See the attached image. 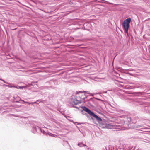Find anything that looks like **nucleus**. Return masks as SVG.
I'll list each match as a JSON object with an SVG mask.
<instances>
[{"mask_svg":"<svg viewBox=\"0 0 150 150\" xmlns=\"http://www.w3.org/2000/svg\"><path fill=\"white\" fill-rule=\"evenodd\" d=\"M107 91H105V92H103V93H107Z\"/></svg>","mask_w":150,"mask_h":150,"instance_id":"b1692460","label":"nucleus"},{"mask_svg":"<svg viewBox=\"0 0 150 150\" xmlns=\"http://www.w3.org/2000/svg\"><path fill=\"white\" fill-rule=\"evenodd\" d=\"M78 97L79 98H80V100H78V96H77L76 98L74 99L71 102V103L73 105V107L77 109H79V108L78 107L74 106V105H77L78 104H80L83 101H84V103H85V99L86 98V96H85L84 94L83 96H81V97L80 96H79Z\"/></svg>","mask_w":150,"mask_h":150,"instance_id":"f257e3e1","label":"nucleus"},{"mask_svg":"<svg viewBox=\"0 0 150 150\" xmlns=\"http://www.w3.org/2000/svg\"><path fill=\"white\" fill-rule=\"evenodd\" d=\"M71 122L73 123L74 124H76L77 123L78 125L81 124V123H78V122H74L73 120H72L71 121Z\"/></svg>","mask_w":150,"mask_h":150,"instance_id":"f8f14e48","label":"nucleus"},{"mask_svg":"<svg viewBox=\"0 0 150 150\" xmlns=\"http://www.w3.org/2000/svg\"><path fill=\"white\" fill-rule=\"evenodd\" d=\"M20 101H22L23 102L25 103H28V104H32L33 105L34 104H35L36 103L35 102L30 103V102H25V101L24 100H20Z\"/></svg>","mask_w":150,"mask_h":150,"instance_id":"1a4fd4ad","label":"nucleus"},{"mask_svg":"<svg viewBox=\"0 0 150 150\" xmlns=\"http://www.w3.org/2000/svg\"><path fill=\"white\" fill-rule=\"evenodd\" d=\"M0 80L3 81H4V83H7V84L8 83V82H5L4 80H2L1 79H0Z\"/></svg>","mask_w":150,"mask_h":150,"instance_id":"a211bd4d","label":"nucleus"},{"mask_svg":"<svg viewBox=\"0 0 150 150\" xmlns=\"http://www.w3.org/2000/svg\"><path fill=\"white\" fill-rule=\"evenodd\" d=\"M21 105H20V106H18L17 107H16V108H19L20 106H21Z\"/></svg>","mask_w":150,"mask_h":150,"instance_id":"4be33fe9","label":"nucleus"},{"mask_svg":"<svg viewBox=\"0 0 150 150\" xmlns=\"http://www.w3.org/2000/svg\"><path fill=\"white\" fill-rule=\"evenodd\" d=\"M120 120L122 124H125L129 125L131 122V119L130 117H128L127 116H125L121 118Z\"/></svg>","mask_w":150,"mask_h":150,"instance_id":"7ed1b4c3","label":"nucleus"},{"mask_svg":"<svg viewBox=\"0 0 150 150\" xmlns=\"http://www.w3.org/2000/svg\"><path fill=\"white\" fill-rule=\"evenodd\" d=\"M119 112H124V111H123V110H119Z\"/></svg>","mask_w":150,"mask_h":150,"instance_id":"4468645a","label":"nucleus"},{"mask_svg":"<svg viewBox=\"0 0 150 150\" xmlns=\"http://www.w3.org/2000/svg\"><path fill=\"white\" fill-rule=\"evenodd\" d=\"M110 4H112L110 3Z\"/></svg>","mask_w":150,"mask_h":150,"instance_id":"c85d7f7f","label":"nucleus"},{"mask_svg":"<svg viewBox=\"0 0 150 150\" xmlns=\"http://www.w3.org/2000/svg\"><path fill=\"white\" fill-rule=\"evenodd\" d=\"M17 87L18 88V89H19V88H20V89L21 88V86H18V87Z\"/></svg>","mask_w":150,"mask_h":150,"instance_id":"aec40b11","label":"nucleus"},{"mask_svg":"<svg viewBox=\"0 0 150 150\" xmlns=\"http://www.w3.org/2000/svg\"><path fill=\"white\" fill-rule=\"evenodd\" d=\"M82 92H81V91H77V94H78L79 93H81Z\"/></svg>","mask_w":150,"mask_h":150,"instance_id":"6ab92c4d","label":"nucleus"},{"mask_svg":"<svg viewBox=\"0 0 150 150\" xmlns=\"http://www.w3.org/2000/svg\"><path fill=\"white\" fill-rule=\"evenodd\" d=\"M131 21V18H129L124 20L123 23V26L125 32L127 33L128 35V30Z\"/></svg>","mask_w":150,"mask_h":150,"instance_id":"f03ea898","label":"nucleus"},{"mask_svg":"<svg viewBox=\"0 0 150 150\" xmlns=\"http://www.w3.org/2000/svg\"><path fill=\"white\" fill-rule=\"evenodd\" d=\"M110 146L106 147V150H110Z\"/></svg>","mask_w":150,"mask_h":150,"instance_id":"9b49d317","label":"nucleus"},{"mask_svg":"<svg viewBox=\"0 0 150 150\" xmlns=\"http://www.w3.org/2000/svg\"><path fill=\"white\" fill-rule=\"evenodd\" d=\"M98 99V100H100V99Z\"/></svg>","mask_w":150,"mask_h":150,"instance_id":"bb28decb","label":"nucleus"},{"mask_svg":"<svg viewBox=\"0 0 150 150\" xmlns=\"http://www.w3.org/2000/svg\"><path fill=\"white\" fill-rule=\"evenodd\" d=\"M80 28H76V29H79Z\"/></svg>","mask_w":150,"mask_h":150,"instance_id":"393cba45","label":"nucleus"},{"mask_svg":"<svg viewBox=\"0 0 150 150\" xmlns=\"http://www.w3.org/2000/svg\"><path fill=\"white\" fill-rule=\"evenodd\" d=\"M114 149H110V150H113Z\"/></svg>","mask_w":150,"mask_h":150,"instance_id":"a878e982","label":"nucleus"},{"mask_svg":"<svg viewBox=\"0 0 150 150\" xmlns=\"http://www.w3.org/2000/svg\"><path fill=\"white\" fill-rule=\"evenodd\" d=\"M49 135H51V136H52V137H53V136H54V137H55V136H57V135H54V134H51V133H50V134H49Z\"/></svg>","mask_w":150,"mask_h":150,"instance_id":"ddd939ff","label":"nucleus"},{"mask_svg":"<svg viewBox=\"0 0 150 150\" xmlns=\"http://www.w3.org/2000/svg\"><path fill=\"white\" fill-rule=\"evenodd\" d=\"M40 100H38L36 101V102H35L36 103L35 104L37 103V104H38V103H37V102H39V101H40Z\"/></svg>","mask_w":150,"mask_h":150,"instance_id":"dca6fc26","label":"nucleus"},{"mask_svg":"<svg viewBox=\"0 0 150 150\" xmlns=\"http://www.w3.org/2000/svg\"><path fill=\"white\" fill-rule=\"evenodd\" d=\"M42 132H41L43 133V134H45V131L43 130V129L42 130Z\"/></svg>","mask_w":150,"mask_h":150,"instance_id":"f3484780","label":"nucleus"},{"mask_svg":"<svg viewBox=\"0 0 150 150\" xmlns=\"http://www.w3.org/2000/svg\"><path fill=\"white\" fill-rule=\"evenodd\" d=\"M146 108H147V110H149H149H150V107H147Z\"/></svg>","mask_w":150,"mask_h":150,"instance_id":"2eb2a0df","label":"nucleus"},{"mask_svg":"<svg viewBox=\"0 0 150 150\" xmlns=\"http://www.w3.org/2000/svg\"><path fill=\"white\" fill-rule=\"evenodd\" d=\"M78 145L80 147H82V146H86V145L83 144V143H79L78 144Z\"/></svg>","mask_w":150,"mask_h":150,"instance_id":"9d476101","label":"nucleus"},{"mask_svg":"<svg viewBox=\"0 0 150 150\" xmlns=\"http://www.w3.org/2000/svg\"><path fill=\"white\" fill-rule=\"evenodd\" d=\"M115 126H116L112 124L111 123H106L105 124H103V127H106L108 129H112L113 128H115Z\"/></svg>","mask_w":150,"mask_h":150,"instance_id":"423d86ee","label":"nucleus"},{"mask_svg":"<svg viewBox=\"0 0 150 150\" xmlns=\"http://www.w3.org/2000/svg\"><path fill=\"white\" fill-rule=\"evenodd\" d=\"M31 131L32 132L34 133H35L36 132H39L40 131L42 132V129L38 126H35L33 127Z\"/></svg>","mask_w":150,"mask_h":150,"instance_id":"20e7f679","label":"nucleus"},{"mask_svg":"<svg viewBox=\"0 0 150 150\" xmlns=\"http://www.w3.org/2000/svg\"><path fill=\"white\" fill-rule=\"evenodd\" d=\"M4 85L6 86H8L9 88L13 87V88H17L16 86H14L12 84H10L8 85Z\"/></svg>","mask_w":150,"mask_h":150,"instance_id":"6e6552de","label":"nucleus"},{"mask_svg":"<svg viewBox=\"0 0 150 150\" xmlns=\"http://www.w3.org/2000/svg\"><path fill=\"white\" fill-rule=\"evenodd\" d=\"M92 116H93L94 117H95V118L96 119V120L98 121H102V119L100 117L98 116L97 115L95 114L94 113L92 115Z\"/></svg>","mask_w":150,"mask_h":150,"instance_id":"0eeeda50","label":"nucleus"},{"mask_svg":"<svg viewBox=\"0 0 150 150\" xmlns=\"http://www.w3.org/2000/svg\"><path fill=\"white\" fill-rule=\"evenodd\" d=\"M138 126L139 127H141L142 126L141 125H139Z\"/></svg>","mask_w":150,"mask_h":150,"instance_id":"5701e85b","label":"nucleus"},{"mask_svg":"<svg viewBox=\"0 0 150 150\" xmlns=\"http://www.w3.org/2000/svg\"><path fill=\"white\" fill-rule=\"evenodd\" d=\"M20 101V100L19 101H16V102H17V103H20V102H19V101Z\"/></svg>","mask_w":150,"mask_h":150,"instance_id":"412c9836","label":"nucleus"},{"mask_svg":"<svg viewBox=\"0 0 150 150\" xmlns=\"http://www.w3.org/2000/svg\"><path fill=\"white\" fill-rule=\"evenodd\" d=\"M82 108L83 110L85 111V112L88 113V114L91 115H92L93 112L91 111L89 109L87 108L85 106H82L81 107Z\"/></svg>","mask_w":150,"mask_h":150,"instance_id":"39448f33","label":"nucleus"},{"mask_svg":"<svg viewBox=\"0 0 150 150\" xmlns=\"http://www.w3.org/2000/svg\"><path fill=\"white\" fill-rule=\"evenodd\" d=\"M13 98H14V96H13Z\"/></svg>","mask_w":150,"mask_h":150,"instance_id":"cd10ccee","label":"nucleus"}]
</instances>
